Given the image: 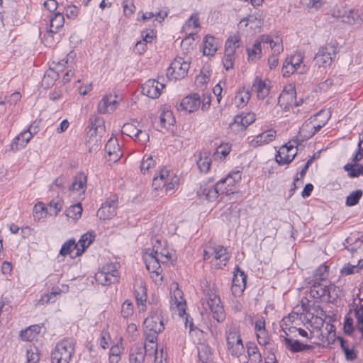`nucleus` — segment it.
<instances>
[{"instance_id":"f257e3e1","label":"nucleus","mask_w":363,"mask_h":363,"mask_svg":"<svg viewBox=\"0 0 363 363\" xmlns=\"http://www.w3.org/2000/svg\"><path fill=\"white\" fill-rule=\"evenodd\" d=\"M333 16L350 26L363 24V10L355 9L347 5H339L333 12Z\"/></svg>"},{"instance_id":"f03ea898","label":"nucleus","mask_w":363,"mask_h":363,"mask_svg":"<svg viewBox=\"0 0 363 363\" xmlns=\"http://www.w3.org/2000/svg\"><path fill=\"white\" fill-rule=\"evenodd\" d=\"M75 342L72 339H64L57 342L51 353V363H69L74 352Z\"/></svg>"},{"instance_id":"7ed1b4c3","label":"nucleus","mask_w":363,"mask_h":363,"mask_svg":"<svg viewBox=\"0 0 363 363\" xmlns=\"http://www.w3.org/2000/svg\"><path fill=\"white\" fill-rule=\"evenodd\" d=\"M119 266L118 262L107 263L96 274V281L103 286H109L118 282L120 277Z\"/></svg>"},{"instance_id":"20e7f679","label":"nucleus","mask_w":363,"mask_h":363,"mask_svg":"<svg viewBox=\"0 0 363 363\" xmlns=\"http://www.w3.org/2000/svg\"><path fill=\"white\" fill-rule=\"evenodd\" d=\"M206 305L213 314V317L218 323L223 322L225 318V313L220 298L215 289H209L206 294Z\"/></svg>"},{"instance_id":"39448f33","label":"nucleus","mask_w":363,"mask_h":363,"mask_svg":"<svg viewBox=\"0 0 363 363\" xmlns=\"http://www.w3.org/2000/svg\"><path fill=\"white\" fill-rule=\"evenodd\" d=\"M190 64L182 57H177L167 69V77L170 80H179L184 78L188 73Z\"/></svg>"},{"instance_id":"423d86ee","label":"nucleus","mask_w":363,"mask_h":363,"mask_svg":"<svg viewBox=\"0 0 363 363\" xmlns=\"http://www.w3.org/2000/svg\"><path fill=\"white\" fill-rule=\"evenodd\" d=\"M337 52V43H330L323 47H320L318 52L314 57L315 65L319 67H326L331 65L333 57Z\"/></svg>"},{"instance_id":"0eeeda50","label":"nucleus","mask_w":363,"mask_h":363,"mask_svg":"<svg viewBox=\"0 0 363 363\" xmlns=\"http://www.w3.org/2000/svg\"><path fill=\"white\" fill-rule=\"evenodd\" d=\"M118 196L112 195L103 203L97 211V216L101 220H109L116 215Z\"/></svg>"},{"instance_id":"6e6552de","label":"nucleus","mask_w":363,"mask_h":363,"mask_svg":"<svg viewBox=\"0 0 363 363\" xmlns=\"http://www.w3.org/2000/svg\"><path fill=\"white\" fill-rule=\"evenodd\" d=\"M227 344L233 356L239 357L244 350L242 338L236 330H230L228 333Z\"/></svg>"},{"instance_id":"1a4fd4ad","label":"nucleus","mask_w":363,"mask_h":363,"mask_svg":"<svg viewBox=\"0 0 363 363\" xmlns=\"http://www.w3.org/2000/svg\"><path fill=\"white\" fill-rule=\"evenodd\" d=\"M225 190L222 187V182H217L215 185H209L205 184L201 186L199 190L197 191L199 196H205L208 201H214L220 194H224Z\"/></svg>"},{"instance_id":"9d476101","label":"nucleus","mask_w":363,"mask_h":363,"mask_svg":"<svg viewBox=\"0 0 363 363\" xmlns=\"http://www.w3.org/2000/svg\"><path fill=\"white\" fill-rule=\"evenodd\" d=\"M247 275L237 266L235 269L234 275L232 281L231 291L235 296H238L245 289Z\"/></svg>"},{"instance_id":"9b49d317","label":"nucleus","mask_w":363,"mask_h":363,"mask_svg":"<svg viewBox=\"0 0 363 363\" xmlns=\"http://www.w3.org/2000/svg\"><path fill=\"white\" fill-rule=\"evenodd\" d=\"M297 151L293 145L281 146L275 155V160L279 165L289 164L295 158Z\"/></svg>"},{"instance_id":"f8f14e48","label":"nucleus","mask_w":363,"mask_h":363,"mask_svg":"<svg viewBox=\"0 0 363 363\" xmlns=\"http://www.w3.org/2000/svg\"><path fill=\"white\" fill-rule=\"evenodd\" d=\"M160 262L164 263V261L160 258L158 256V247L154 245L152 252L146 259V268L150 273H155L157 277L160 275L162 272Z\"/></svg>"},{"instance_id":"ddd939ff","label":"nucleus","mask_w":363,"mask_h":363,"mask_svg":"<svg viewBox=\"0 0 363 363\" xmlns=\"http://www.w3.org/2000/svg\"><path fill=\"white\" fill-rule=\"evenodd\" d=\"M329 117L322 121L318 124H313L311 121H306L300 128L299 134L303 140H308L313 137L317 132L325 125Z\"/></svg>"},{"instance_id":"4468645a","label":"nucleus","mask_w":363,"mask_h":363,"mask_svg":"<svg viewBox=\"0 0 363 363\" xmlns=\"http://www.w3.org/2000/svg\"><path fill=\"white\" fill-rule=\"evenodd\" d=\"M118 103V96L116 94L105 95L98 104V111L101 114L111 113L116 110Z\"/></svg>"},{"instance_id":"2eb2a0df","label":"nucleus","mask_w":363,"mask_h":363,"mask_svg":"<svg viewBox=\"0 0 363 363\" xmlns=\"http://www.w3.org/2000/svg\"><path fill=\"white\" fill-rule=\"evenodd\" d=\"M164 87L163 83L155 79H149L142 86V93L151 98H158L161 94V90Z\"/></svg>"},{"instance_id":"dca6fc26","label":"nucleus","mask_w":363,"mask_h":363,"mask_svg":"<svg viewBox=\"0 0 363 363\" xmlns=\"http://www.w3.org/2000/svg\"><path fill=\"white\" fill-rule=\"evenodd\" d=\"M144 331L161 333L164 328V322L160 315L155 313L144 320Z\"/></svg>"},{"instance_id":"f3484780","label":"nucleus","mask_w":363,"mask_h":363,"mask_svg":"<svg viewBox=\"0 0 363 363\" xmlns=\"http://www.w3.org/2000/svg\"><path fill=\"white\" fill-rule=\"evenodd\" d=\"M242 178L240 171H235L230 172L225 178L221 179L218 182H222V187H223L225 195L233 194L235 190V183L240 182Z\"/></svg>"},{"instance_id":"a211bd4d","label":"nucleus","mask_w":363,"mask_h":363,"mask_svg":"<svg viewBox=\"0 0 363 363\" xmlns=\"http://www.w3.org/2000/svg\"><path fill=\"white\" fill-rule=\"evenodd\" d=\"M105 152L107 154L106 159L108 161L116 162L121 158L122 152L118 140L111 138L105 145Z\"/></svg>"},{"instance_id":"6ab92c4d","label":"nucleus","mask_w":363,"mask_h":363,"mask_svg":"<svg viewBox=\"0 0 363 363\" xmlns=\"http://www.w3.org/2000/svg\"><path fill=\"white\" fill-rule=\"evenodd\" d=\"M201 104L200 96L197 93L191 94L186 97H184L179 104V110L180 108L182 110H185L189 111V113L194 112L196 111Z\"/></svg>"},{"instance_id":"aec40b11","label":"nucleus","mask_w":363,"mask_h":363,"mask_svg":"<svg viewBox=\"0 0 363 363\" xmlns=\"http://www.w3.org/2000/svg\"><path fill=\"white\" fill-rule=\"evenodd\" d=\"M337 340L340 342V348L345 354V359L348 362H352L357 359L358 351L355 345L342 337H338Z\"/></svg>"},{"instance_id":"412c9836","label":"nucleus","mask_w":363,"mask_h":363,"mask_svg":"<svg viewBox=\"0 0 363 363\" xmlns=\"http://www.w3.org/2000/svg\"><path fill=\"white\" fill-rule=\"evenodd\" d=\"M328 282L320 281L317 280H310L308 284L310 286V296L313 298H325L327 284Z\"/></svg>"},{"instance_id":"4be33fe9","label":"nucleus","mask_w":363,"mask_h":363,"mask_svg":"<svg viewBox=\"0 0 363 363\" xmlns=\"http://www.w3.org/2000/svg\"><path fill=\"white\" fill-rule=\"evenodd\" d=\"M32 138L30 132L23 131L18 134L11 142L10 150L13 152L18 151L26 147L28 143Z\"/></svg>"},{"instance_id":"5701e85b","label":"nucleus","mask_w":363,"mask_h":363,"mask_svg":"<svg viewBox=\"0 0 363 363\" xmlns=\"http://www.w3.org/2000/svg\"><path fill=\"white\" fill-rule=\"evenodd\" d=\"M276 137V131L273 129L268 130L257 135L250 141V145L256 147L267 144L274 140Z\"/></svg>"},{"instance_id":"b1692460","label":"nucleus","mask_w":363,"mask_h":363,"mask_svg":"<svg viewBox=\"0 0 363 363\" xmlns=\"http://www.w3.org/2000/svg\"><path fill=\"white\" fill-rule=\"evenodd\" d=\"M296 91L294 86L290 85L288 89L285 88L280 94L278 104L281 107L287 106H291L294 103V100L296 98Z\"/></svg>"},{"instance_id":"393cba45","label":"nucleus","mask_w":363,"mask_h":363,"mask_svg":"<svg viewBox=\"0 0 363 363\" xmlns=\"http://www.w3.org/2000/svg\"><path fill=\"white\" fill-rule=\"evenodd\" d=\"M194 157L199 171L203 173L208 172L212 162L209 154L207 152H199Z\"/></svg>"},{"instance_id":"a878e982","label":"nucleus","mask_w":363,"mask_h":363,"mask_svg":"<svg viewBox=\"0 0 363 363\" xmlns=\"http://www.w3.org/2000/svg\"><path fill=\"white\" fill-rule=\"evenodd\" d=\"M133 289L137 303L142 306H145L147 297L145 283L142 280L136 281Z\"/></svg>"},{"instance_id":"bb28decb","label":"nucleus","mask_w":363,"mask_h":363,"mask_svg":"<svg viewBox=\"0 0 363 363\" xmlns=\"http://www.w3.org/2000/svg\"><path fill=\"white\" fill-rule=\"evenodd\" d=\"M283 341L286 348L292 352H299L304 350H311L313 348L312 345L301 343L297 340L285 337Z\"/></svg>"},{"instance_id":"cd10ccee","label":"nucleus","mask_w":363,"mask_h":363,"mask_svg":"<svg viewBox=\"0 0 363 363\" xmlns=\"http://www.w3.org/2000/svg\"><path fill=\"white\" fill-rule=\"evenodd\" d=\"M218 50V43L216 38L213 35H206L203 39V50L204 55L214 56Z\"/></svg>"},{"instance_id":"c85d7f7f","label":"nucleus","mask_w":363,"mask_h":363,"mask_svg":"<svg viewBox=\"0 0 363 363\" xmlns=\"http://www.w3.org/2000/svg\"><path fill=\"white\" fill-rule=\"evenodd\" d=\"M50 22L49 33L52 34L57 33L59 29L64 26L65 17L62 13L57 12L53 16H50Z\"/></svg>"},{"instance_id":"c756f323","label":"nucleus","mask_w":363,"mask_h":363,"mask_svg":"<svg viewBox=\"0 0 363 363\" xmlns=\"http://www.w3.org/2000/svg\"><path fill=\"white\" fill-rule=\"evenodd\" d=\"M213 254L214 255V257L217 260H220L221 262L220 266H225L227 262L230 259V255L227 251V248L224 247L222 245H217L213 247Z\"/></svg>"},{"instance_id":"7c9ffc66","label":"nucleus","mask_w":363,"mask_h":363,"mask_svg":"<svg viewBox=\"0 0 363 363\" xmlns=\"http://www.w3.org/2000/svg\"><path fill=\"white\" fill-rule=\"evenodd\" d=\"M354 316L357 320L356 329L360 333V339L363 340V300L355 306Z\"/></svg>"},{"instance_id":"2f4dec72","label":"nucleus","mask_w":363,"mask_h":363,"mask_svg":"<svg viewBox=\"0 0 363 363\" xmlns=\"http://www.w3.org/2000/svg\"><path fill=\"white\" fill-rule=\"evenodd\" d=\"M198 357L201 363H208L213 359L211 348L206 344H200L198 347Z\"/></svg>"},{"instance_id":"473e14b6","label":"nucleus","mask_w":363,"mask_h":363,"mask_svg":"<svg viewBox=\"0 0 363 363\" xmlns=\"http://www.w3.org/2000/svg\"><path fill=\"white\" fill-rule=\"evenodd\" d=\"M247 352L251 363H260L262 362V355L258 347L254 342L247 343Z\"/></svg>"},{"instance_id":"72a5a7b5","label":"nucleus","mask_w":363,"mask_h":363,"mask_svg":"<svg viewBox=\"0 0 363 363\" xmlns=\"http://www.w3.org/2000/svg\"><path fill=\"white\" fill-rule=\"evenodd\" d=\"M145 358V353L142 347L136 346L131 348L129 354L130 363H143Z\"/></svg>"},{"instance_id":"f704fd0d","label":"nucleus","mask_w":363,"mask_h":363,"mask_svg":"<svg viewBox=\"0 0 363 363\" xmlns=\"http://www.w3.org/2000/svg\"><path fill=\"white\" fill-rule=\"evenodd\" d=\"M253 87L255 88L257 97L264 99L269 94V86L264 81H262L259 78H256Z\"/></svg>"},{"instance_id":"c9c22d12","label":"nucleus","mask_w":363,"mask_h":363,"mask_svg":"<svg viewBox=\"0 0 363 363\" xmlns=\"http://www.w3.org/2000/svg\"><path fill=\"white\" fill-rule=\"evenodd\" d=\"M251 96L250 91L245 88L240 89L235 96V103L238 107L242 108L247 105Z\"/></svg>"},{"instance_id":"e433bc0d","label":"nucleus","mask_w":363,"mask_h":363,"mask_svg":"<svg viewBox=\"0 0 363 363\" xmlns=\"http://www.w3.org/2000/svg\"><path fill=\"white\" fill-rule=\"evenodd\" d=\"M298 69H300L298 71L299 73H303L305 72V66L301 67V64L293 65V63L290 64L288 62H284L281 70L283 77H288Z\"/></svg>"},{"instance_id":"4c0bfd02","label":"nucleus","mask_w":363,"mask_h":363,"mask_svg":"<svg viewBox=\"0 0 363 363\" xmlns=\"http://www.w3.org/2000/svg\"><path fill=\"white\" fill-rule=\"evenodd\" d=\"M94 238L95 235L93 232H88L84 234L77 243L82 249L81 252H79V249H77V255H80L93 242Z\"/></svg>"},{"instance_id":"58836bf2","label":"nucleus","mask_w":363,"mask_h":363,"mask_svg":"<svg viewBox=\"0 0 363 363\" xmlns=\"http://www.w3.org/2000/svg\"><path fill=\"white\" fill-rule=\"evenodd\" d=\"M86 176L84 173L78 174L75 177L74 180L72 182L70 189L72 191H84V188L86 184Z\"/></svg>"},{"instance_id":"ea45409f","label":"nucleus","mask_w":363,"mask_h":363,"mask_svg":"<svg viewBox=\"0 0 363 363\" xmlns=\"http://www.w3.org/2000/svg\"><path fill=\"white\" fill-rule=\"evenodd\" d=\"M255 121V115L252 113H248L242 115L235 116L234 121L235 123L241 124L242 126L246 128L254 123Z\"/></svg>"},{"instance_id":"a19ab883","label":"nucleus","mask_w":363,"mask_h":363,"mask_svg":"<svg viewBox=\"0 0 363 363\" xmlns=\"http://www.w3.org/2000/svg\"><path fill=\"white\" fill-rule=\"evenodd\" d=\"M82 206L80 203L70 206L66 211L65 215L67 218L73 220H78L82 213Z\"/></svg>"},{"instance_id":"79ce46f5","label":"nucleus","mask_w":363,"mask_h":363,"mask_svg":"<svg viewBox=\"0 0 363 363\" xmlns=\"http://www.w3.org/2000/svg\"><path fill=\"white\" fill-rule=\"evenodd\" d=\"M328 267L322 264L319 266L314 272L313 278L311 280H317L320 281H328Z\"/></svg>"},{"instance_id":"37998d69","label":"nucleus","mask_w":363,"mask_h":363,"mask_svg":"<svg viewBox=\"0 0 363 363\" xmlns=\"http://www.w3.org/2000/svg\"><path fill=\"white\" fill-rule=\"evenodd\" d=\"M247 52L248 60L250 61H256L261 57L262 47L259 41L255 42L252 48H247Z\"/></svg>"},{"instance_id":"c03bdc74","label":"nucleus","mask_w":363,"mask_h":363,"mask_svg":"<svg viewBox=\"0 0 363 363\" xmlns=\"http://www.w3.org/2000/svg\"><path fill=\"white\" fill-rule=\"evenodd\" d=\"M363 267V260L358 261L357 264H352L350 263L345 264L341 269V274L343 275H350L359 272Z\"/></svg>"},{"instance_id":"a18cd8bd","label":"nucleus","mask_w":363,"mask_h":363,"mask_svg":"<svg viewBox=\"0 0 363 363\" xmlns=\"http://www.w3.org/2000/svg\"><path fill=\"white\" fill-rule=\"evenodd\" d=\"M64 202L62 199L52 200L48 205V214L50 216H57L62 209Z\"/></svg>"},{"instance_id":"49530a36","label":"nucleus","mask_w":363,"mask_h":363,"mask_svg":"<svg viewBox=\"0 0 363 363\" xmlns=\"http://www.w3.org/2000/svg\"><path fill=\"white\" fill-rule=\"evenodd\" d=\"M240 46V38L238 36H230L228 38L225 45V53H229L230 50L231 54H235L236 48Z\"/></svg>"},{"instance_id":"de8ad7c7","label":"nucleus","mask_w":363,"mask_h":363,"mask_svg":"<svg viewBox=\"0 0 363 363\" xmlns=\"http://www.w3.org/2000/svg\"><path fill=\"white\" fill-rule=\"evenodd\" d=\"M325 298L327 302L333 303L338 297L339 289L332 284H327Z\"/></svg>"},{"instance_id":"09e8293b","label":"nucleus","mask_w":363,"mask_h":363,"mask_svg":"<svg viewBox=\"0 0 363 363\" xmlns=\"http://www.w3.org/2000/svg\"><path fill=\"white\" fill-rule=\"evenodd\" d=\"M48 214V208L42 202H39L33 207V217L35 220H40Z\"/></svg>"},{"instance_id":"8fccbe9b","label":"nucleus","mask_w":363,"mask_h":363,"mask_svg":"<svg viewBox=\"0 0 363 363\" xmlns=\"http://www.w3.org/2000/svg\"><path fill=\"white\" fill-rule=\"evenodd\" d=\"M363 192L362 190L358 189L354 191H352L348 196L346 198L345 204L347 206H353L358 203L359 199H361Z\"/></svg>"},{"instance_id":"3c124183","label":"nucleus","mask_w":363,"mask_h":363,"mask_svg":"<svg viewBox=\"0 0 363 363\" xmlns=\"http://www.w3.org/2000/svg\"><path fill=\"white\" fill-rule=\"evenodd\" d=\"M344 169L345 171L348 172V175L351 178L358 177L361 175L362 170H363L362 164H357V167H354V165L352 164H347L345 165Z\"/></svg>"},{"instance_id":"603ef678","label":"nucleus","mask_w":363,"mask_h":363,"mask_svg":"<svg viewBox=\"0 0 363 363\" xmlns=\"http://www.w3.org/2000/svg\"><path fill=\"white\" fill-rule=\"evenodd\" d=\"M77 247L78 244L75 242L74 240H69L62 245L60 253L63 256H66L72 252V249H77Z\"/></svg>"},{"instance_id":"864d4df0","label":"nucleus","mask_w":363,"mask_h":363,"mask_svg":"<svg viewBox=\"0 0 363 363\" xmlns=\"http://www.w3.org/2000/svg\"><path fill=\"white\" fill-rule=\"evenodd\" d=\"M178 308H179V313L180 316H184V315H186L185 326L186 327L189 326L190 331H193L194 330L193 319L190 315H189L186 313L184 305L182 304L181 302H179Z\"/></svg>"},{"instance_id":"5fc2aeb1","label":"nucleus","mask_w":363,"mask_h":363,"mask_svg":"<svg viewBox=\"0 0 363 363\" xmlns=\"http://www.w3.org/2000/svg\"><path fill=\"white\" fill-rule=\"evenodd\" d=\"M174 118L172 112L170 111H164L160 116V123L162 127L166 128L167 125H173Z\"/></svg>"},{"instance_id":"6e6d98bb","label":"nucleus","mask_w":363,"mask_h":363,"mask_svg":"<svg viewBox=\"0 0 363 363\" xmlns=\"http://www.w3.org/2000/svg\"><path fill=\"white\" fill-rule=\"evenodd\" d=\"M123 13L126 17L131 16L135 10L133 0H123Z\"/></svg>"},{"instance_id":"4d7b16f0","label":"nucleus","mask_w":363,"mask_h":363,"mask_svg":"<svg viewBox=\"0 0 363 363\" xmlns=\"http://www.w3.org/2000/svg\"><path fill=\"white\" fill-rule=\"evenodd\" d=\"M133 314V305L129 300L123 302L121 306V315L124 318H128Z\"/></svg>"},{"instance_id":"13d9d810","label":"nucleus","mask_w":363,"mask_h":363,"mask_svg":"<svg viewBox=\"0 0 363 363\" xmlns=\"http://www.w3.org/2000/svg\"><path fill=\"white\" fill-rule=\"evenodd\" d=\"M139 129L132 123H125L122 128V133L130 138H133L138 134Z\"/></svg>"},{"instance_id":"bf43d9fd","label":"nucleus","mask_w":363,"mask_h":363,"mask_svg":"<svg viewBox=\"0 0 363 363\" xmlns=\"http://www.w3.org/2000/svg\"><path fill=\"white\" fill-rule=\"evenodd\" d=\"M155 162L152 156H148L146 159L145 157H143V160L140 164V170L143 174L148 172L149 170L155 167Z\"/></svg>"},{"instance_id":"052dcab7","label":"nucleus","mask_w":363,"mask_h":363,"mask_svg":"<svg viewBox=\"0 0 363 363\" xmlns=\"http://www.w3.org/2000/svg\"><path fill=\"white\" fill-rule=\"evenodd\" d=\"M27 363H38L40 357L38 349L35 347L27 350Z\"/></svg>"},{"instance_id":"680f3d73","label":"nucleus","mask_w":363,"mask_h":363,"mask_svg":"<svg viewBox=\"0 0 363 363\" xmlns=\"http://www.w3.org/2000/svg\"><path fill=\"white\" fill-rule=\"evenodd\" d=\"M60 294V293L59 291H52L50 294H44L41 296L40 299L38 301V303L40 304H44L55 302L56 300V296Z\"/></svg>"},{"instance_id":"e2e57ef3","label":"nucleus","mask_w":363,"mask_h":363,"mask_svg":"<svg viewBox=\"0 0 363 363\" xmlns=\"http://www.w3.org/2000/svg\"><path fill=\"white\" fill-rule=\"evenodd\" d=\"M223 64L226 70L233 68L234 55L231 54L230 50L229 53H225L223 58Z\"/></svg>"},{"instance_id":"0e129e2a","label":"nucleus","mask_w":363,"mask_h":363,"mask_svg":"<svg viewBox=\"0 0 363 363\" xmlns=\"http://www.w3.org/2000/svg\"><path fill=\"white\" fill-rule=\"evenodd\" d=\"M58 74L53 70H50L49 72H47L43 79V83L46 84L48 86L50 84H53L54 82L58 78Z\"/></svg>"},{"instance_id":"69168bd1","label":"nucleus","mask_w":363,"mask_h":363,"mask_svg":"<svg viewBox=\"0 0 363 363\" xmlns=\"http://www.w3.org/2000/svg\"><path fill=\"white\" fill-rule=\"evenodd\" d=\"M145 356H152L158 353L157 344L145 343L144 347H142Z\"/></svg>"},{"instance_id":"338daca9","label":"nucleus","mask_w":363,"mask_h":363,"mask_svg":"<svg viewBox=\"0 0 363 363\" xmlns=\"http://www.w3.org/2000/svg\"><path fill=\"white\" fill-rule=\"evenodd\" d=\"M353 319L351 317H345L344 322V331L347 335H352L354 330Z\"/></svg>"},{"instance_id":"774afa93","label":"nucleus","mask_w":363,"mask_h":363,"mask_svg":"<svg viewBox=\"0 0 363 363\" xmlns=\"http://www.w3.org/2000/svg\"><path fill=\"white\" fill-rule=\"evenodd\" d=\"M145 336V343L157 344V335L160 333L152 331H144Z\"/></svg>"}]
</instances>
